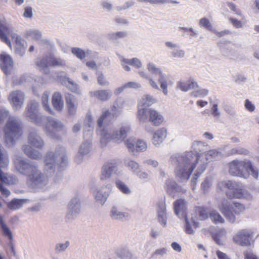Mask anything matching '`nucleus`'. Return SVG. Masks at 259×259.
<instances>
[{"instance_id": "1", "label": "nucleus", "mask_w": 259, "mask_h": 259, "mask_svg": "<svg viewBox=\"0 0 259 259\" xmlns=\"http://www.w3.org/2000/svg\"><path fill=\"white\" fill-rule=\"evenodd\" d=\"M67 161V157L63 148L59 147L54 151L48 152L44 159V174H42L34 165L26 162L21 157L16 156L14 159L17 169L26 175L34 186L40 189L44 188L48 184L49 178L54 175L56 165L64 167Z\"/></svg>"}, {"instance_id": "2", "label": "nucleus", "mask_w": 259, "mask_h": 259, "mask_svg": "<svg viewBox=\"0 0 259 259\" xmlns=\"http://www.w3.org/2000/svg\"><path fill=\"white\" fill-rule=\"evenodd\" d=\"M39 107L38 102L32 101L28 106L24 114L37 125H41L44 123V127L46 132L49 136L54 138L56 133L62 130L64 126L61 122L52 117L46 118L39 115Z\"/></svg>"}, {"instance_id": "3", "label": "nucleus", "mask_w": 259, "mask_h": 259, "mask_svg": "<svg viewBox=\"0 0 259 259\" xmlns=\"http://www.w3.org/2000/svg\"><path fill=\"white\" fill-rule=\"evenodd\" d=\"M202 156L196 157V154L192 152H188L180 157L176 168V175L183 180H188L192 172L201 161Z\"/></svg>"}, {"instance_id": "4", "label": "nucleus", "mask_w": 259, "mask_h": 259, "mask_svg": "<svg viewBox=\"0 0 259 259\" xmlns=\"http://www.w3.org/2000/svg\"><path fill=\"white\" fill-rule=\"evenodd\" d=\"M130 130L131 126L128 123L122 124L119 130L112 125L106 126L100 130L101 142L103 145H106L110 141L120 143L126 138Z\"/></svg>"}, {"instance_id": "5", "label": "nucleus", "mask_w": 259, "mask_h": 259, "mask_svg": "<svg viewBox=\"0 0 259 259\" xmlns=\"http://www.w3.org/2000/svg\"><path fill=\"white\" fill-rule=\"evenodd\" d=\"M8 36L11 37L16 44V52L21 56L25 54V49L27 47L25 41L21 36L16 33L12 28L5 23L0 22V39L9 46L12 47L11 41Z\"/></svg>"}, {"instance_id": "6", "label": "nucleus", "mask_w": 259, "mask_h": 259, "mask_svg": "<svg viewBox=\"0 0 259 259\" xmlns=\"http://www.w3.org/2000/svg\"><path fill=\"white\" fill-rule=\"evenodd\" d=\"M229 172L234 176H239L246 178L250 174L256 179L258 176V172L255 170L251 162L249 160H235L229 164Z\"/></svg>"}, {"instance_id": "7", "label": "nucleus", "mask_w": 259, "mask_h": 259, "mask_svg": "<svg viewBox=\"0 0 259 259\" xmlns=\"http://www.w3.org/2000/svg\"><path fill=\"white\" fill-rule=\"evenodd\" d=\"M217 207L227 219L234 222L235 215H239L244 210V207L239 203H232L229 199H223L218 203Z\"/></svg>"}, {"instance_id": "8", "label": "nucleus", "mask_w": 259, "mask_h": 259, "mask_svg": "<svg viewBox=\"0 0 259 259\" xmlns=\"http://www.w3.org/2000/svg\"><path fill=\"white\" fill-rule=\"evenodd\" d=\"M156 102V99L151 95L146 94L142 96L138 105L137 117L140 122H146L148 121V108Z\"/></svg>"}, {"instance_id": "9", "label": "nucleus", "mask_w": 259, "mask_h": 259, "mask_svg": "<svg viewBox=\"0 0 259 259\" xmlns=\"http://www.w3.org/2000/svg\"><path fill=\"white\" fill-rule=\"evenodd\" d=\"M225 186L231 190V195L229 194L230 197L240 199L247 198L248 196L242 184L232 181L221 182L218 184L220 189H222Z\"/></svg>"}, {"instance_id": "10", "label": "nucleus", "mask_w": 259, "mask_h": 259, "mask_svg": "<svg viewBox=\"0 0 259 259\" xmlns=\"http://www.w3.org/2000/svg\"><path fill=\"white\" fill-rule=\"evenodd\" d=\"M20 127L18 121L14 117H10L7 122L5 128V139L7 145L13 144L14 138L20 132Z\"/></svg>"}, {"instance_id": "11", "label": "nucleus", "mask_w": 259, "mask_h": 259, "mask_svg": "<svg viewBox=\"0 0 259 259\" xmlns=\"http://www.w3.org/2000/svg\"><path fill=\"white\" fill-rule=\"evenodd\" d=\"M147 69L150 73L158 75V82L160 84V88L163 94L165 96L167 95V87L168 85L172 84V82L168 81L165 74L162 72L160 68L157 67L155 64L150 62L148 63L147 64Z\"/></svg>"}, {"instance_id": "12", "label": "nucleus", "mask_w": 259, "mask_h": 259, "mask_svg": "<svg viewBox=\"0 0 259 259\" xmlns=\"http://www.w3.org/2000/svg\"><path fill=\"white\" fill-rule=\"evenodd\" d=\"M254 232L251 229H244L239 230L233 236L234 242L241 246H250L253 242Z\"/></svg>"}, {"instance_id": "13", "label": "nucleus", "mask_w": 259, "mask_h": 259, "mask_svg": "<svg viewBox=\"0 0 259 259\" xmlns=\"http://www.w3.org/2000/svg\"><path fill=\"white\" fill-rule=\"evenodd\" d=\"M112 190L111 184H107L97 188L94 192L96 201L101 205H103L109 196Z\"/></svg>"}, {"instance_id": "14", "label": "nucleus", "mask_w": 259, "mask_h": 259, "mask_svg": "<svg viewBox=\"0 0 259 259\" xmlns=\"http://www.w3.org/2000/svg\"><path fill=\"white\" fill-rule=\"evenodd\" d=\"M202 156L201 161L198 163L197 173L201 174L205 169L206 162L205 161H211L219 158L222 156L221 153L213 149L207 151L205 154H200L196 157Z\"/></svg>"}, {"instance_id": "15", "label": "nucleus", "mask_w": 259, "mask_h": 259, "mask_svg": "<svg viewBox=\"0 0 259 259\" xmlns=\"http://www.w3.org/2000/svg\"><path fill=\"white\" fill-rule=\"evenodd\" d=\"M124 144L130 152H143L146 150L147 145L146 142L141 140H137L135 138L130 137L124 142Z\"/></svg>"}, {"instance_id": "16", "label": "nucleus", "mask_w": 259, "mask_h": 259, "mask_svg": "<svg viewBox=\"0 0 259 259\" xmlns=\"http://www.w3.org/2000/svg\"><path fill=\"white\" fill-rule=\"evenodd\" d=\"M113 172L119 175L120 172L118 171L117 166L115 162H108L105 164L102 167L100 175V180L106 181L109 179Z\"/></svg>"}, {"instance_id": "17", "label": "nucleus", "mask_w": 259, "mask_h": 259, "mask_svg": "<svg viewBox=\"0 0 259 259\" xmlns=\"http://www.w3.org/2000/svg\"><path fill=\"white\" fill-rule=\"evenodd\" d=\"M0 66L6 74H11L14 70V64L11 56L6 53L0 54Z\"/></svg>"}, {"instance_id": "18", "label": "nucleus", "mask_w": 259, "mask_h": 259, "mask_svg": "<svg viewBox=\"0 0 259 259\" xmlns=\"http://www.w3.org/2000/svg\"><path fill=\"white\" fill-rule=\"evenodd\" d=\"M87 135L89 136V139L81 144L78 153L75 157V160L77 163H80L82 161L83 156L88 154L90 151L91 142L90 139L92 135V131L89 130Z\"/></svg>"}, {"instance_id": "19", "label": "nucleus", "mask_w": 259, "mask_h": 259, "mask_svg": "<svg viewBox=\"0 0 259 259\" xmlns=\"http://www.w3.org/2000/svg\"><path fill=\"white\" fill-rule=\"evenodd\" d=\"M177 88L182 92H187L189 90L198 89L199 85L196 80L193 78H190L187 80H180L177 83Z\"/></svg>"}, {"instance_id": "20", "label": "nucleus", "mask_w": 259, "mask_h": 259, "mask_svg": "<svg viewBox=\"0 0 259 259\" xmlns=\"http://www.w3.org/2000/svg\"><path fill=\"white\" fill-rule=\"evenodd\" d=\"M9 100L13 108L18 109L21 108L23 104L24 95L21 92L15 91L10 95Z\"/></svg>"}, {"instance_id": "21", "label": "nucleus", "mask_w": 259, "mask_h": 259, "mask_svg": "<svg viewBox=\"0 0 259 259\" xmlns=\"http://www.w3.org/2000/svg\"><path fill=\"white\" fill-rule=\"evenodd\" d=\"M132 105V102L128 99L118 98L114 102L111 107L112 111L114 114H118L122 110Z\"/></svg>"}, {"instance_id": "22", "label": "nucleus", "mask_w": 259, "mask_h": 259, "mask_svg": "<svg viewBox=\"0 0 259 259\" xmlns=\"http://www.w3.org/2000/svg\"><path fill=\"white\" fill-rule=\"evenodd\" d=\"M148 120L151 122L154 125L159 126L163 121V116L156 110L149 108L147 111Z\"/></svg>"}, {"instance_id": "23", "label": "nucleus", "mask_w": 259, "mask_h": 259, "mask_svg": "<svg viewBox=\"0 0 259 259\" xmlns=\"http://www.w3.org/2000/svg\"><path fill=\"white\" fill-rule=\"evenodd\" d=\"M90 96L93 98H96L101 101L109 100L112 96V91L110 90H101L91 92Z\"/></svg>"}, {"instance_id": "24", "label": "nucleus", "mask_w": 259, "mask_h": 259, "mask_svg": "<svg viewBox=\"0 0 259 259\" xmlns=\"http://www.w3.org/2000/svg\"><path fill=\"white\" fill-rule=\"evenodd\" d=\"M66 103L68 113L70 115L75 114L78 107L77 98L75 96L69 94L66 97Z\"/></svg>"}, {"instance_id": "25", "label": "nucleus", "mask_w": 259, "mask_h": 259, "mask_svg": "<svg viewBox=\"0 0 259 259\" xmlns=\"http://www.w3.org/2000/svg\"><path fill=\"white\" fill-rule=\"evenodd\" d=\"M167 131L165 128L162 127L156 130L153 135L152 143L155 146L161 144L166 138Z\"/></svg>"}, {"instance_id": "26", "label": "nucleus", "mask_w": 259, "mask_h": 259, "mask_svg": "<svg viewBox=\"0 0 259 259\" xmlns=\"http://www.w3.org/2000/svg\"><path fill=\"white\" fill-rule=\"evenodd\" d=\"M28 143L32 146L37 149L42 148L45 144L41 137L34 132H32L29 134L28 137Z\"/></svg>"}, {"instance_id": "27", "label": "nucleus", "mask_w": 259, "mask_h": 259, "mask_svg": "<svg viewBox=\"0 0 259 259\" xmlns=\"http://www.w3.org/2000/svg\"><path fill=\"white\" fill-rule=\"evenodd\" d=\"M110 217L113 220L121 221L129 218L130 215L128 213L120 211L118 207L113 206L110 210Z\"/></svg>"}, {"instance_id": "28", "label": "nucleus", "mask_w": 259, "mask_h": 259, "mask_svg": "<svg viewBox=\"0 0 259 259\" xmlns=\"http://www.w3.org/2000/svg\"><path fill=\"white\" fill-rule=\"evenodd\" d=\"M68 216L73 217L80 211V203L78 199L74 198L71 200L69 204Z\"/></svg>"}, {"instance_id": "29", "label": "nucleus", "mask_w": 259, "mask_h": 259, "mask_svg": "<svg viewBox=\"0 0 259 259\" xmlns=\"http://www.w3.org/2000/svg\"><path fill=\"white\" fill-rule=\"evenodd\" d=\"M52 103L54 108L58 111H61L64 107V102L62 95L58 92L55 93L52 99Z\"/></svg>"}, {"instance_id": "30", "label": "nucleus", "mask_w": 259, "mask_h": 259, "mask_svg": "<svg viewBox=\"0 0 259 259\" xmlns=\"http://www.w3.org/2000/svg\"><path fill=\"white\" fill-rule=\"evenodd\" d=\"M174 207L175 213L177 215H181L185 218L186 214V204L183 199H179L176 201L174 203Z\"/></svg>"}, {"instance_id": "31", "label": "nucleus", "mask_w": 259, "mask_h": 259, "mask_svg": "<svg viewBox=\"0 0 259 259\" xmlns=\"http://www.w3.org/2000/svg\"><path fill=\"white\" fill-rule=\"evenodd\" d=\"M158 219L159 222L163 226L166 225V214L165 204L164 202H161L158 203L157 209Z\"/></svg>"}, {"instance_id": "32", "label": "nucleus", "mask_w": 259, "mask_h": 259, "mask_svg": "<svg viewBox=\"0 0 259 259\" xmlns=\"http://www.w3.org/2000/svg\"><path fill=\"white\" fill-rule=\"evenodd\" d=\"M185 219V231L187 234L193 235L195 233V229L199 226V223L192 218L190 220L188 219L187 218Z\"/></svg>"}, {"instance_id": "33", "label": "nucleus", "mask_w": 259, "mask_h": 259, "mask_svg": "<svg viewBox=\"0 0 259 259\" xmlns=\"http://www.w3.org/2000/svg\"><path fill=\"white\" fill-rule=\"evenodd\" d=\"M213 238L218 244L223 245L227 239V231L224 229H220L213 234Z\"/></svg>"}, {"instance_id": "34", "label": "nucleus", "mask_w": 259, "mask_h": 259, "mask_svg": "<svg viewBox=\"0 0 259 259\" xmlns=\"http://www.w3.org/2000/svg\"><path fill=\"white\" fill-rule=\"evenodd\" d=\"M124 164L125 167L135 174H138L140 172L141 167L139 164L133 160L126 159L124 160Z\"/></svg>"}, {"instance_id": "35", "label": "nucleus", "mask_w": 259, "mask_h": 259, "mask_svg": "<svg viewBox=\"0 0 259 259\" xmlns=\"http://www.w3.org/2000/svg\"><path fill=\"white\" fill-rule=\"evenodd\" d=\"M23 150L24 153L31 158L38 159L41 157V153L39 151L32 149L29 145H24L23 147Z\"/></svg>"}, {"instance_id": "36", "label": "nucleus", "mask_w": 259, "mask_h": 259, "mask_svg": "<svg viewBox=\"0 0 259 259\" xmlns=\"http://www.w3.org/2000/svg\"><path fill=\"white\" fill-rule=\"evenodd\" d=\"M0 179L5 184L11 185L18 183V179L12 175H9L0 171Z\"/></svg>"}, {"instance_id": "37", "label": "nucleus", "mask_w": 259, "mask_h": 259, "mask_svg": "<svg viewBox=\"0 0 259 259\" xmlns=\"http://www.w3.org/2000/svg\"><path fill=\"white\" fill-rule=\"evenodd\" d=\"M209 217L212 223L215 224H223L225 223V219L215 209H211L209 211Z\"/></svg>"}, {"instance_id": "38", "label": "nucleus", "mask_w": 259, "mask_h": 259, "mask_svg": "<svg viewBox=\"0 0 259 259\" xmlns=\"http://www.w3.org/2000/svg\"><path fill=\"white\" fill-rule=\"evenodd\" d=\"M50 93L49 91H45L41 96V104L42 107L48 112L53 114V111L49 104V97Z\"/></svg>"}, {"instance_id": "39", "label": "nucleus", "mask_w": 259, "mask_h": 259, "mask_svg": "<svg viewBox=\"0 0 259 259\" xmlns=\"http://www.w3.org/2000/svg\"><path fill=\"white\" fill-rule=\"evenodd\" d=\"M139 74L142 78H146L148 80V83L152 88L157 90H159V88L157 82L152 77L149 76L147 72L144 71H141L139 72Z\"/></svg>"}, {"instance_id": "40", "label": "nucleus", "mask_w": 259, "mask_h": 259, "mask_svg": "<svg viewBox=\"0 0 259 259\" xmlns=\"http://www.w3.org/2000/svg\"><path fill=\"white\" fill-rule=\"evenodd\" d=\"M37 65L39 69L45 73L49 72V57L44 58L38 60Z\"/></svg>"}, {"instance_id": "41", "label": "nucleus", "mask_w": 259, "mask_h": 259, "mask_svg": "<svg viewBox=\"0 0 259 259\" xmlns=\"http://www.w3.org/2000/svg\"><path fill=\"white\" fill-rule=\"evenodd\" d=\"M25 36L27 38H31L35 40H40L42 37V34L38 30L29 29L26 31Z\"/></svg>"}, {"instance_id": "42", "label": "nucleus", "mask_w": 259, "mask_h": 259, "mask_svg": "<svg viewBox=\"0 0 259 259\" xmlns=\"http://www.w3.org/2000/svg\"><path fill=\"white\" fill-rule=\"evenodd\" d=\"M25 202L24 199H13L8 203V206L12 210H16L21 208Z\"/></svg>"}, {"instance_id": "43", "label": "nucleus", "mask_w": 259, "mask_h": 259, "mask_svg": "<svg viewBox=\"0 0 259 259\" xmlns=\"http://www.w3.org/2000/svg\"><path fill=\"white\" fill-rule=\"evenodd\" d=\"M115 184L117 188L123 193L125 194H128L131 193V190L128 188L127 185L125 184L123 182L118 180H116Z\"/></svg>"}, {"instance_id": "44", "label": "nucleus", "mask_w": 259, "mask_h": 259, "mask_svg": "<svg viewBox=\"0 0 259 259\" xmlns=\"http://www.w3.org/2000/svg\"><path fill=\"white\" fill-rule=\"evenodd\" d=\"M0 223L1 224L2 228L4 234L10 239H12L13 238L12 232L8 226L4 223L2 217H0Z\"/></svg>"}, {"instance_id": "45", "label": "nucleus", "mask_w": 259, "mask_h": 259, "mask_svg": "<svg viewBox=\"0 0 259 259\" xmlns=\"http://www.w3.org/2000/svg\"><path fill=\"white\" fill-rule=\"evenodd\" d=\"M140 3H149L151 5H158L170 3L169 0H137Z\"/></svg>"}, {"instance_id": "46", "label": "nucleus", "mask_w": 259, "mask_h": 259, "mask_svg": "<svg viewBox=\"0 0 259 259\" xmlns=\"http://www.w3.org/2000/svg\"><path fill=\"white\" fill-rule=\"evenodd\" d=\"M69 242L66 241L65 242H61L56 244L55 246V250L56 252L60 253L66 250L68 246L69 245Z\"/></svg>"}, {"instance_id": "47", "label": "nucleus", "mask_w": 259, "mask_h": 259, "mask_svg": "<svg viewBox=\"0 0 259 259\" xmlns=\"http://www.w3.org/2000/svg\"><path fill=\"white\" fill-rule=\"evenodd\" d=\"M126 33L124 31L113 32L109 34V37L112 40H117L123 38L126 36Z\"/></svg>"}, {"instance_id": "48", "label": "nucleus", "mask_w": 259, "mask_h": 259, "mask_svg": "<svg viewBox=\"0 0 259 259\" xmlns=\"http://www.w3.org/2000/svg\"><path fill=\"white\" fill-rule=\"evenodd\" d=\"M49 65L52 66H64L65 62L64 60L54 57H49Z\"/></svg>"}, {"instance_id": "49", "label": "nucleus", "mask_w": 259, "mask_h": 259, "mask_svg": "<svg viewBox=\"0 0 259 259\" xmlns=\"http://www.w3.org/2000/svg\"><path fill=\"white\" fill-rule=\"evenodd\" d=\"M123 62L128 63L129 64L137 68H140L142 65L141 61L137 58H133L131 60L123 59Z\"/></svg>"}, {"instance_id": "50", "label": "nucleus", "mask_w": 259, "mask_h": 259, "mask_svg": "<svg viewBox=\"0 0 259 259\" xmlns=\"http://www.w3.org/2000/svg\"><path fill=\"white\" fill-rule=\"evenodd\" d=\"M194 90V91L191 93V96L194 97H203L207 95L208 91L205 89H200L196 90Z\"/></svg>"}, {"instance_id": "51", "label": "nucleus", "mask_w": 259, "mask_h": 259, "mask_svg": "<svg viewBox=\"0 0 259 259\" xmlns=\"http://www.w3.org/2000/svg\"><path fill=\"white\" fill-rule=\"evenodd\" d=\"M185 55V51L183 49H175L171 53L172 57L177 59L183 58Z\"/></svg>"}, {"instance_id": "52", "label": "nucleus", "mask_w": 259, "mask_h": 259, "mask_svg": "<svg viewBox=\"0 0 259 259\" xmlns=\"http://www.w3.org/2000/svg\"><path fill=\"white\" fill-rule=\"evenodd\" d=\"M71 52L73 54L75 55L78 58L80 59H82L85 57V52L79 48H72Z\"/></svg>"}, {"instance_id": "53", "label": "nucleus", "mask_w": 259, "mask_h": 259, "mask_svg": "<svg viewBox=\"0 0 259 259\" xmlns=\"http://www.w3.org/2000/svg\"><path fill=\"white\" fill-rule=\"evenodd\" d=\"M97 80L98 83L102 86H106L109 84V82L102 73H98Z\"/></svg>"}, {"instance_id": "54", "label": "nucleus", "mask_w": 259, "mask_h": 259, "mask_svg": "<svg viewBox=\"0 0 259 259\" xmlns=\"http://www.w3.org/2000/svg\"><path fill=\"white\" fill-rule=\"evenodd\" d=\"M110 112L109 110H106L103 112L98 120V125L100 128L103 126L104 120L110 115Z\"/></svg>"}, {"instance_id": "55", "label": "nucleus", "mask_w": 259, "mask_h": 259, "mask_svg": "<svg viewBox=\"0 0 259 259\" xmlns=\"http://www.w3.org/2000/svg\"><path fill=\"white\" fill-rule=\"evenodd\" d=\"M199 25L200 27H203L205 29L210 30L211 28V24L209 20L207 18H203L200 20Z\"/></svg>"}, {"instance_id": "56", "label": "nucleus", "mask_w": 259, "mask_h": 259, "mask_svg": "<svg viewBox=\"0 0 259 259\" xmlns=\"http://www.w3.org/2000/svg\"><path fill=\"white\" fill-rule=\"evenodd\" d=\"M23 16L26 18L31 19L33 17L32 8L30 6L26 7L24 8Z\"/></svg>"}, {"instance_id": "57", "label": "nucleus", "mask_w": 259, "mask_h": 259, "mask_svg": "<svg viewBox=\"0 0 259 259\" xmlns=\"http://www.w3.org/2000/svg\"><path fill=\"white\" fill-rule=\"evenodd\" d=\"M198 213L199 219L201 220H205L207 219L209 215V212L208 213L204 208H199Z\"/></svg>"}, {"instance_id": "58", "label": "nucleus", "mask_w": 259, "mask_h": 259, "mask_svg": "<svg viewBox=\"0 0 259 259\" xmlns=\"http://www.w3.org/2000/svg\"><path fill=\"white\" fill-rule=\"evenodd\" d=\"M211 114L214 117H218L221 115V112L218 108L217 103L213 104L211 109Z\"/></svg>"}, {"instance_id": "59", "label": "nucleus", "mask_w": 259, "mask_h": 259, "mask_svg": "<svg viewBox=\"0 0 259 259\" xmlns=\"http://www.w3.org/2000/svg\"><path fill=\"white\" fill-rule=\"evenodd\" d=\"M244 106L245 109L250 112L254 111L255 108L254 104L248 99L245 101Z\"/></svg>"}, {"instance_id": "60", "label": "nucleus", "mask_w": 259, "mask_h": 259, "mask_svg": "<svg viewBox=\"0 0 259 259\" xmlns=\"http://www.w3.org/2000/svg\"><path fill=\"white\" fill-rule=\"evenodd\" d=\"M126 89L127 88H134L139 89L141 87V85L140 83L134 81H130L125 83Z\"/></svg>"}, {"instance_id": "61", "label": "nucleus", "mask_w": 259, "mask_h": 259, "mask_svg": "<svg viewBox=\"0 0 259 259\" xmlns=\"http://www.w3.org/2000/svg\"><path fill=\"white\" fill-rule=\"evenodd\" d=\"M244 259H259V257L251 251L244 252Z\"/></svg>"}, {"instance_id": "62", "label": "nucleus", "mask_w": 259, "mask_h": 259, "mask_svg": "<svg viewBox=\"0 0 259 259\" xmlns=\"http://www.w3.org/2000/svg\"><path fill=\"white\" fill-rule=\"evenodd\" d=\"M230 21L236 28H241L243 26V23L241 21H239L234 18H230Z\"/></svg>"}, {"instance_id": "63", "label": "nucleus", "mask_w": 259, "mask_h": 259, "mask_svg": "<svg viewBox=\"0 0 259 259\" xmlns=\"http://www.w3.org/2000/svg\"><path fill=\"white\" fill-rule=\"evenodd\" d=\"M228 7L232 11L234 12L236 14L239 15V16H241L242 14H241V11L236 8V6L234 4L229 3Z\"/></svg>"}, {"instance_id": "64", "label": "nucleus", "mask_w": 259, "mask_h": 259, "mask_svg": "<svg viewBox=\"0 0 259 259\" xmlns=\"http://www.w3.org/2000/svg\"><path fill=\"white\" fill-rule=\"evenodd\" d=\"M211 184V181L210 179H206L201 184V187L204 190L207 189Z\"/></svg>"}]
</instances>
